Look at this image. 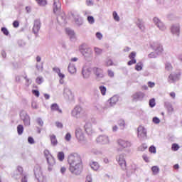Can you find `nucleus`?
<instances>
[{
	"label": "nucleus",
	"mask_w": 182,
	"mask_h": 182,
	"mask_svg": "<svg viewBox=\"0 0 182 182\" xmlns=\"http://www.w3.org/2000/svg\"><path fill=\"white\" fill-rule=\"evenodd\" d=\"M136 52L132 51L129 55V58L131 59L128 63L127 65L129 66H132V65H135V63H137V60H136Z\"/></svg>",
	"instance_id": "nucleus-14"
},
{
	"label": "nucleus",
	"mask_w": 182,
	"mask_h": 182,
	"mask_svg": "<svg viewBox=\"0 0 182 182\" xmlns=\"http://www.w3.org/2000/svg\"><path fill=\"white\" fill-rule=\"evenodd\" d=\"M58 159L60 161H63L65 160V154L63 152H59L58 154Z\"/></svg>",
	"instance_id": "nucleus-37"
},
{
	"label": "nucleus",
	"mask_w": 182,
	"mask_h": 182,
	"mask_svg": "<svg viewBox=\"0 0 182 182\" xmlns=\"http://www.w3.org/2000/svg\"><path fill=\"white\" fill-rule=\"evenodd\" d=\"M117 161L119 164V166L123 168L124 170L126 169L127 164H126V159H124V155L121 154L119 156L117 159Z\"/></svg>",
	"instance_id": "nucleus-16"
},
{
	"label": "nucleus",
	"mask_w": 182,
	"mask_h": 182,
	"mask_svg": "<svg viewBox=\"0 0 182 182\" xmlns=\"http://www.w3.org/2000/svg\"><path fill=\"white\" fill-rule=\"evenodd\" d=\"M55 126L58 128V129H62L63 127V124L61 122H55Z\"/></svg>",
	"instance_id": "nucleus-56"
},
{
	"label": "nucleus",
	"mask_w": 182,
	"mask_h": 182,
	"mask_svg": "<svg viewBox=\"0 0 182 182\" xmlns=\"http://www.w3.org/2000/svg\"><path fill=\"white\" fill-rule=\"evenodd\" d=\"M63 95L65 100H73V93L72 92V90L68 87H64Z\"/></svg>",
	"instance_id": "nucleus-8"
},
{
	"label": "nucleus",
	"mask_w": 182,
	"mask_h": 182,
	"mask_svg": "<svg viewBox=\"0 0 182 182\" xmlns=\"http://www.w3.org/2000/svg\"><path fill=\"white\" fill-rule=\"evenodd\" d=\"M21 119L23 122L24 126H31V117L28 114L26 111H21L20 112Z\"/></svg>",
	"instance_id": "nucleus-6"
},
{
	"label": "nucleus",
	"mask_w": 182,
	"mask_h": 182,
	"mask_svg": "<svg viewBox=\"0 0 182 182\" xmlns=\"http://www.w3.org/2000/svg\"><path fill=\"white\" fill-rule=\"evenodd\" d=\"M44 156L46 157V159H49V157H52L53 156L52 154H50V152H49V150H47V149H46L44 151Z\"/></svg>",
	"instance_id": "nucleus-42"
},
{
	"label": "nucleus",
	"mask_w": 182,
	"mask_h": 182,
	"mask_svg": "<svg viewBox=\"0 0 182 182\" xmlns=\"http://www.w3.org/2000/svg\"><path fill=\"white\" fill-rule=\"evenodd\" d=\"M151 171H152L154 176H157V174H159V173L160 172V168H158L157 166H154L151 168Z\"/></svg>",
	"instance_id": "nucleus-32"
},
{
	"label": "nucleus",
	"mask_w": 182,
	"mask_h": 182,
	"mask_svg": "<svg viewBox=\"0 0 182 182\" xmlns=\"http://www.w3.org/2000/svg\"><path fill=\"white\" fill-rule=\"evenodd\" d=\"M181 73H178V74H170L168 79L169 80H171L172 82H174V80H177L178 77H180Z\"/></svg>",
	"instance_id": "nucleus-29"
},
{
	"label": "nucleus",
	"mask_w": 182,
	"mask_h": 182,
	"mask_svg": "<svg viewBox=\"0 0 182 182\" xmlns=\"http://www.w3.org/2000/svg\"><path fill=\"white\" fill-rule=\"evenodd\" d=\"M156 48L154 47V50H156V52H163V46L158 44H156Z\"/></svg>",
	"instance_id": "nucleus-48"
},
{
	"label": "nucleus",
	"mask_w": 182,
	"mask_h": 182,
	"mask_svg": "<svg viewBox=\"0 0 182 182\" xmlns=\"http://www.w3.org/2000/svg\"><path fill=\"white\" fill-rule=\"evenodd\" d=\"M117 143H118V146H119L121 149H127V147L132 146V143L124 139H118Z\"/></svg>",
	"instance_id": "nucleus-13"
},
{
	"label": "nucleus",
	"mask_w": 182,
	"mask_h": 182,
	"mask_svg": "<svg viewBox=\"0 0 182 182\" xmlns=\"http://www.w3.org/2000/svg\"><path fill=\"white\" fill-rule=\"evenodd\" d=\"M75 136L78 141H85V134L83 130L80 128H77L75 129Z\"/></svg>",
	"instance_id": "nucleus-12"
},
{
	"label": "nucleus",
	"mask_w": 182,
	"mask_h": 182,
	"mask_svg": "<svg viewBox=\"0 0 182 182\" xmlns=\"http://www.w3.org/2000/svg\"><path fill=\"white\" fill-rule=\"evenodd\" d=\"M68 72L71 75H75L76 73V66H75V64L70 63L68 65Z\"/></svg>",
	"instance_id": "nucleus-24"
},
{
	"label": "nucleus",
	"mask_w": 182,
	"mask_h": 182,
	"mask_svg": "<svg viewBox=\"0 0 182 182\" xmlns=\"http://www.w3.org/2000/svg\"><path fill=\"white\" fill-rule=\"evenodd\" d=\"M60 173H61V174H65V173H66V168L65 166H62L60 169Z\"/></svg>",
	"instance_id": "nucleus-58"
},
{
	"label": "nucleus",
	"mask_w": 182,
	"mask_h": 182,
	"mask_svg": "<svg viewBox=\"0 0 182 182\" xmlns=\"http://www.w3.org/2000/svg\"><path fill=\"white\" fill-rule=\"evenodd\" d=\"M109 106H114L117 102H119V97L117 96L112 97L109 100Z\"/></svg>",
	"instance_id": "nucleus-25"
},
{
	"label": "nucleus",
	"mask_w": 182,
	"mask_h": 182,
	"mask_svg": "<svg viewBox=\"0 0 182 182\" xmlns=\"http://www.w3.org/2000/svg\"><path fill=\"white\" fill-rule=\"evenodd\" d=\"M84 129L87 134H88V136L92 135V122H87L84 126Z\"/></svg>",
	"instance_id": "nucleus-17"
},
{
	"label": "nucleus",
	"mask_w": 182,
	"mask_h": 182,
	"mask_svg": "<svg viewBox=\"0 0 182 182\" xmlns=\"http://www.w3.org/2000/svg\"><path fill=\"white\" fill-rule=\"evenodd\" d=\"M36 123L40 126L41 127H43V120H42V118L38 117L36 119Z\"/></svg>",
	"instance_id": "nucleus-41"
},
{
	"label": "nucleus",
	"mask_w": 182,
	"mask_h": 182,
	"mask_svg": "<svg viewBox=\"0 0 182 182\" xmlns=\"http://www.w3.org/2000/svg\"><path fill=\"white\" fill-rule=\"evenodd\" d=\"M60 1L59 0H54L53 12L56 15H58L57 16L58 23L63 25L66 23V16L65 15V13L60 11Z\"/></svg>",
	"instance_id": "nucleus-2"
},
{
	"label": "nucleus",
	"mask_w": 182,
	"mask_h": 182,
	"mask_svg": "<svg viewBox=\"0 0 182 182\" xmlns=\"http://www.w3.org/2000/svg\"><path fill=\"white\" fill-rule=\"evenodd\" d=\"M22 173H23V168L22 166H18L16 171L13 173L12 177L14 178H18Z\"/></svg>",
	"instance_id": "nucleus-19"
},
{
	"label": "nucleus",
	"mask_w": 182,
	"mask_h": 182,
	"mask_svg": "<svg viewBox=\"0 0 182 182\" xmlns=\"http://www.w3.org/2000/svg\"><path fill=\"white\" fill-rule=\"evenodd\" d=\"M153 122L155 123V124H159V123H160V119L155 117L153 118Z\"/></svg>",
	"instance_id": "nucleus-57"
},
{
	"label": "nucleus",
	"mask_w": 182,
	"mask_h": 182,
	"mask_svg": "<svg viewBox=\"0 0 182 182\" xmlns=\"http://www.w3.org/2000/svg\"><path fill=\"white\" fill-rule=\"evenodd\" d=\"M89 114L87 110L83 109L80 105H76L72 110H71V116L75 119H84V117H87Z\"/></svg>",
	"instance_id": "nucleus-3"
},
{
	"label": "nucleus",
	"mask_w": 182,
	"mask_h": 182,
	"mask_svg": "<svg viewBox=\"0 0 182 182\" xmlns=\"http://www.w3.org/2000/svg\"><path fill=\"white\" fill-rule=\"evenodd\" d=\"M165 69H166V70H172L173 66L171 65V63H166L165 65Z\"/></svg>",
	"instance_id": "nucleus-51"
},
{
	"label": "nucleus",
	"mask_w": 182,
	"mask_h": 182,
	"mask_svg": "<svg viewBox=\"0 0 182 182\" xmlns=\"http://www.w3.org/2000/svg\"><path fill=\"white\" fill-rule=\"evenodd\" d=\"M1 32L4 33V34L6 35V36H8L9 35V31L5 27L1 28Z\"/></svg>",
	"instance_id": "nucleus-49"
},
{
	"label": "nucleus",
	"mask_w": 182,
	"mask_h": 182,
	"mask_svg": "<svg viewBox=\"0 0 182 182\" xmlns=\"http://www.w3.org/2000/svg\"><path fill=\"white\" fill-rule=\"evenodd\" d=\"M28 141L29 144H33L35 143V140L33 139V138L32 136H29L28 138Z\"/></svg>",
	"instance_id": "nucleus-55"
},
{
	"label": "nucleus",
	"mask_w": 182,
	"mask_h": 182,
	"mask_svg": "<svg viewBox=\"0 0 182 182\" xmlns=\"http://www.w3.org/2000/svg\"><path fill=\"white\" fill-rule=\"evenodd\" d=\"M138 137L140 139L147 137V131H146V129L144 128L143 126H139L138 127Z\"/></svg>",
	"instance_id": "nucleus-15"
},
{
	"label": "nucleus",
	"mask_w": 182,
	"mask_h": 182,
	"mask_svg": "<svg viewBox=\"0 0 182 182\" xmlns=\"http://www.w3.org/2000/svg\"><path fill=\"white\" fill-rule=\"evenodd\" d=\"M31 107H32L33 109H38V105L35 102H33L31 103Z\"/></svg>",
	"instance_id": "nucleus-63"
},
{
	"label": "nucleus",
	"mask_w": 182,
	"mask_h": 182,
	"mask_svg": "<svg viewBox=\"0 0 182 182\" xmlns=\"http://www.w3.org/2000/svg\"><path fill=\"white\" fill-rule=\"evenodd\" d=\"M50 140L51 141L52 146H58V139L55 134L50 135Z\"/></svg>",
	"instance_id": "nucleus-28"
},
{
	"label": "nucleus",
	"mask_w": 182,
	"mask_h": 182,
	"mask_svg": "<svg viewBox=\"0 0 182 182\" xmlns=\"http://www.w3.org/2000/svg\"><path fill=\"white\" fill-rule=\"evenodd\" d=\"M154 22L156 23V25H157L158 28H159V29H161V31H164L166 29V26H164L163 22H161V21H160V20H159V18H154Z\"/></svg>",
	"instance_id": "nucleus-18"
},
{
	"label": "nucleus",
	"mask_w": 182,
	"mask_h": 182,
	"mask_svg": "<svg viewBox=\"0 0 182 182\" xmlns=\"http://www.w3.org/2000/svg\"><path fill=\"white\" fill-rule=\"evenodd\" d=\"M53 72H55V73H57V75H58L60 80L59 82L60 85H63V83H65V74L60 73V68H58V67H54L53 68Z\"/></svg>",
	"instance_id": "nucleus-11"
},
{
	"label": "nucleus",
	"mask_w": 182,
	"mask_h": 182,
	"mask_svg": "<svg viewBox=\"0 0 182 182\" xmlns=\"http://www.w3.org/2000/svg\"><path fill=\"white\" fill-rule=\"evenodd\" d=\"M97 141L98 143H102V144H105V143L109 142V137L101 135L97 139Z\"/></svg>",
	"instance_id": "nucleus-20"
},
{
	"label": "nucleus",
	"mask_w": 182,
	"mask_h": 182,
	"mask_svg": "<svg viewBox=\"0 0 182 182\" xmlns=\"http://www.w3.org/2000/svg\"><path fill=\"white\" fill-rule=\"evenodd\" d=\"M50 109L53 112H58V113H62V109L59 108L58 104L54 103L51 105Z\"/></svg>",
	"instance_id": "nucleus-27"
},
{
	"label": "nucleus",
	"mask_w": 182,
	"mask_h": 182,
	"mask_svg": "<svg viewBox=\"0 0 182 182\" xmlns=\"http://www.w3.org/2000/svg\"><path fill=\"white\" fill-rule=\"evenodd\" d=\"M171 32L173 33V35H180V26L173 25L171 28Z\"/></svg>",
	"instance_id": "nucleus-22"
},
{
	"label": "nucleus",
	"mask_w": 182,
	"mask_h": 182,
	"mask_svg": "<svg viewBox=\"0 0 182 182\" xmlns=\"http://www.w3.org/2000/svg\"><path fill=\"white\" fill-rule=\"evenodd\" d=\"M71 139L72 135L70 134V133L68 132L65 136V140H66V141H70Z\"/></svg>",
	"instance_id": "nucleus-47"
},
{
	"label": "nucleus",
	"mask_w": 182,
	"mask_h": 182,
	"mask_svg": "<svg viewBox=\"0 0 182 182\" xmlns=\"http://www.w3.org/2000/svg\"><path fill=\"white\" fill-rule=\"evenodd\" d=\"M18 45L20 46V48H23V46H26V42H25L23 40H19L18 41Z\"/></svg>",
	"instance_id": "nucleus-43"
},
{
	"label": "nucleus",
	"mask_w": 182,
	"mask_h": 182,
	"mask_svg": "<svg viewBox=\"0 0 182 182\" xmlns=\"http://www.w3.org/2000/svg\"><path fill=\"white\" fill-rule=\"evenodd\" d=\"M118 124H119V126H120V127H124V126H125V124H126V122H124V120H123V119H119V120L118 121Z\"/></svg>",
	"instance_id": "nucleus-53"
},
{
	"label": "nucleus",
	"mask_w": 182,
	"mask_h": 182,
	"mask_svg": "<svg viewBox=\"0 0 182 182\" xmlns=\"http://www.w3.org/2000/svg\"><path fill=\"white\" fill-rule=\"evenodd\" d=\"M47 164H48V171H52L53 170V167L56 164V160L53 156H50L49 158L46 159Z\"/></svg>",
	"instance_id": "nucleus-9"
},
{
	"label": "nucleus",
	"mask_w": 182,
	"mask_h": 182,
	"mask_svg": "<svg viewBox=\"0 0 182 182\" xmlns=\"http://www.w3.org/2000/svg\"><path fill=\"white\" fill-rule=\"evenodd\" d=\"M17 133L19 136L22 135L23 133V125L19 124L17 127Z\"/></svg>",
	"instance_id": "nucleus-34"
},
{
	"label": "nucleus",
	"mask_w": 182,
	"mask_h": 182,
	"mask_svg": "<svg viewBox=\"0 0 182 182\" xmlns=\"http://www.w3.org/2000/svg\"><path fill=\"white\" fill-rule=\"evenodd\" d=\"M41 26H42V23L41 22V20H35L33 26V32L35 35H38V33H39V31H41Z\"/></svg>",
	"instance_id": "nucleus-10"
},
{
	"label": "nucleus",
	"mask_w": 182,
	"mask_h": 182,
	"mask_svg": "<svg viewBox=\"0 0 182 182\" xmlns=\"http://www.w3.org/2000/svg\"><path fill=\"white\" fill-rule=\"evenodd\" d=\"M23 77L26 80V86L27 87H29V86H31V85H32V80L31 79L28 78V75H26V74H25Z\"/></svg>",
	"instance_id": "nucleus-33"
},
{
	"label": "nucleus",
	"mask_w": 182,
	"mask_h": 182,
	"mask_svg": "<svg viewBox=\"0 0 182 182\" xmlns=\"http://www.w3.org/2000/svg\"><path fill=\"white\" fill-rule=\"evenodd\" d=\"M171 149H172L173 151H177V150H178L180 149V146L177 144H173Z\"/></svg>",
	"instance_id": "nucleus-44"
},
{
	"label": "nucleus",
	"mask_w": 182,
	"mask_h": 182,
	"mask_svg": "<svg viewBox=\"0 0 182 182\" xmlns=\"http://www.w3.org/2000/svg\"><path fill=\"white\" fill-rule=\"evenodd\" d=\"M92 170H95V171H97L99 168H100V166L97 162H92Z\"/></svg>",
	"instance_id": "nucleus-36"
},
{
	"label": "nucleus",
	"mask_w": 182,
	"mask_h": 182,
	"mask_svg": "<svg viewBox=\"0 0 182 182\" xmlns=\"http://www.w3.org/2000/svg\"><path fill=\"white\" fill-rule=\"evenodd\" d=\"M39 6H46L48 5V1L46 0H35Z\"/></svg>",
	"instance_id": "nucleus-30"
},
{
	"label": "nucleus",
	"mask_w": 182,
	"mask_h": 182,
	"mask_svg": "<svg viewBox=\"0 0 182 182\" xmlns=\"http://www.w3.org/2000/svg\"><path fill=\"white\" fill-rule=\"evenodd\" d=\"M149 106L150 107H154V106H156V100L154 99H151L149 100Z\"/></svg>",
	"instance_id": "nucleus-50"
},
{
	"label": "nucleus",
	"mask_w": 182,
	"mask_h": 182,
	"mask_svg": "<svg viewBox=\"0 0 182 182\" xmlns=\"http://www.w3.org/2000/svg\"><path fill=\"white\" fill-rule=\"evenodd\" d=\"M149 151L150 153H156V147L151 146L149 147Z\"/></svg>",
	"instance_id": "nucleus-60"
},
{
	"label": "nucleus",
	"mask_w": 182,
	"mask_h": 182,
	"mask_svg": "<svg viewBox=\"0 0 182 182\" xmlns=\"http://www.w3.org/2000/svg\"><path fill=\"white\" fill-rule=\"evenodd\" d=\"M21 182H28V176L25 175V176L21 178Z\"/></svg>",
	"instance_id": "nucleus-64"
},
{
	"label": "nucleus",
	"mask_w": 182,
	"mask_h": 182,
	"mask_svg": "<svg viewBox=\"0 0 182 182\" xmlns=\"http://www.w3.org/2000/svg\"><path fill=\"white\" fill-rule=\"evenodd\" d=\"M99 89L101 92V95H102V96H106V92L107 91V89L106 88V87L100 86Z\"/></svg>",
	"instance_id": "nucleus-35"
},
{
	"label": "nucleus",
	"mask_w": 182,
	"mask_h": 182,
	"mask_svg": "<svg viewBox=\"0 0 182 182\" xmlns=\"http://www.w3.org/2000/svg\"><path fill=\"white\" fill-rule=\"evenodd\" d=\"M143 69V64L141 63H138L135 65V70H137L138 72L141 70Z\"/></svg>",
	"instance_id": "nucleus-39"
},
{
	"label": "nucleus",
	"mask_w": 182,
	"mask_h": 182,
	"mask_svg": "<svg viewBox=\"0 0 182 182\" xmlns=\"http://www.w3.org/2000/svg\"><path fill=\"white\" fill-rule=\"evenodd\" d=\"M75 22L77 26H82L83 25V18L80 16H77L75 18Z\"/></svg>",
	"instance_id": "nucleus-26"
},
{
	"label": "nucleus",
	"mask_w": 182,
	"mask_h": 182,
	"mask_svg": "<svg viewBox=\"0 0 182 182\" xmlns=\"http://www.w3.org/2000/svg\"><path fill=\"white\" fill-rule=\"evenodd\" d=\"M68 170L74 176H80L83 171L82 156L77 153H71L68 156Z\"/></svg>",
	"instance_id": "nucleus-1"
},
{
	"label": "nucleus",
	"mask_w": 182,
	"mask_h": 182,
	"mask_svg": "<svg viewBox=\"0 0 182 182\" xmlns=\"http://www.w3.org/2000/svg\"><path fill=\"white\" fill-rule=\"evenodd\" d=\"M14 28H18L19 27V21H15L13 23Z\"/></svg>",
	"instance_id": "nucleus-59"
},
{
	"label": "nucleus",
	"mask_w": 182,
	"mask_h": 182,
	"mask_svg": "<svg viewBox=\"0 0 182 182\" xmlns=\"http://www.w3.org/2000/svg\"><path fill=\"white\" fill-rule=\"evenodd\" d=\"M94 50L96 53V55H102L103 50H102L101 48H95Z\"/></svg>",
	"instance_id": "nucleus-46"
},
{
	"label": "nucleus",
	"mask_w": 182,
	"mask_h": 182,
	"mask_svg": "<svg viewBox=\"0 0 182 182\" xmlns=\"http://www.w3.org/2000/svg\"><path fill=\"white\" fill-rule=\"evenodd\" d=\"M79 50L82 55H84V58L86 60L90 59L92 56V48L89 44L84 43L79 46Z\"/></svg>",
	"instance_id": "nucleus-4"
},
{
	"label": "nucleus",
	"mask_w": 182,
	"mask_h": 182,
	"mask_svg": "<svg viewBox=\"0 0 182 182\" xmlns=\"http://www.w3.org/2000/svg\"><path fill=\"white\" fill-rule=\"evenodd\" d=\"M112 15L114 21H117V22H119V21H120V17H119L116 11H114Z\"/></svg>",
	"instance_id": "nucleus-45"
},
{
	"label": "nucleus",
	"mask_w": 182,
	"mask_h": 182,
	"mask_svg": "<svg viewBox=\"0 0 182 182\" xmlns=\"http://www.w3.org/2000/svg\"><path fill=\"white\" fill-rule=\"evenodd\" d=\"M32 93L33 95H34V96H36V97H39V91L38 90H32Z\"/></svg>",
	"instance_id": "nucleus-54"
},
{
	"label": "nucleus",
	"mask_w": 182,
	"mask_h": 182,
	"mask_svg": "<svg viewBox=\"0 0 182 182\" xmlns=\"http://www.w3.org/2000/svg\"><path fill=\"white\" fill-rule=\"evenodd\" d=\"M65 32L67 35L70 37V39H75L76 38V34L75 33V31L70 28H66Z\"/></svg>",
	"instance_id": "nucleus-21"
},
{
	"label": "nucleus",
	"mask_w": 182,
	"mask_h": 182,
	"mask_svg": "<svg viewBox=\"0 0 182 182\" xmlns=\"http://www.w3.org/2000/svg\"><path fill=\"white\" fill-rule=\"evenodd\" d=\"M36 69L37 70H38V72H43V64H42L41 65H39L38 64H36Z\"/></svg>",
	"instance_id": "nucleus-52"
},
{
	"label": "nucleus",
	"mask_w": 182,
	"mask_h": 182,
	"mask_svg": "<svg viewBox=\"0 0 182 182\" xmlns=\"http://www.w3.org/2000/svg\"><path fill=\"white\" fill-rule=\"evenodd\" d=\"M90 11H84V16L87 18L89 23H92V16H90Z\"/></svg>",
	"instance_id": "nucleus-31"
},
{
	"label": "nucleus",
	"mask_w": 182,
	"mask_h": 182,
	"mask_svg": "<svg viewBox=\"0 0 182 182\" xmlns=\"http://www.w3.org/2000/svg\"><path fill=\"white\" fill-rule=\"evenodd\" d=\"M34 174L36 178L38 180V182H46L43 175L42 174V170L40 167H37L34 168Z\"/></svg>",
	"instance_id": "nucleus-7"
},
{
	"label": "nucleus",
	"mask_w": 182,
	"mask_h": 182,
	"mask_svg": "<svg viewBox=\"0 0 182 182\" xmlns=\"http://www.w3.org/2000/svg\"><path fill=\"white\" fill-rule=\"evenodd\" d=\"M96 37L97 38V39H102L103 38V35L102 33H100V32H97L96 33Z\"/></svg>",
	"instance_id": "nucleus-62"
},
{
	"label": "nucleus",
	"mask_w": 182,
	"mask_h": 182,
	"mask_svg": "<svg viewBox=\"0 0 182 182\" xmlns=\"http://www.w3.org/2000/svg\"><path fill=\"white\" fill-rule=\"evenodd\" d=\"M82 75L83 79L87 80L92 75V64L86 63L82 70Z\"/></svg>",
	"instance_id": "nucleus-5"
},
{
	"label": "nucleus",
	"mask_w": 182,
	"mask_h": 182,
	"mask_svg": "<svg viewBox=\"0 0 182 182\" xmlns=\"http://www.w3.org/2000/svg\"><path fill=\"white\" fill-rule=\"evenodd\" d=\"M36 83H37V85H42V83H43V77L41 76L37 77L36 79Z\"/></svg>",
	"instance_id": "nucleus-40"
},
{
	"label": "nucleus",
	"mask_w": 182,
	"mask_h": 182,
	"mask_svg": "<svg viewBox=\"0 0 182 182\" xmlns=\"http://www.w3.org/2000/svg\"><path fill=\"white\" fill-rule=\"evenodd\" d=\"M93 72L97 77H103V70L100 68H93Z\"/></svg>",
	"instance_id": "nucleus-23"
},
{
	"label": "nucleus",
	"mask_w": 182,
	"mask_h": 182,
	"mask_svg": "<svg viewBox=\"0 0 182 182\" xmlns=\"http://www.w3.org/2000/svg\"><path fill=\"white\" fill-rule=\"evenodd\" d=\"M144 94L142 92H136L133 95L134 99H140V97H144Z\"/></svg>",
	"instance_id": "nucleus-38"
},
{
	"label": "nucleus",
	"mask_w": 182,
	"mask_h": 182,
	"mask_svg": "<svg viewBox=\"0 0 182 182\" xmlns=\"http://www.w3.org/2000/svg\"><path fill=\"white\" fill-rule=\"evenodd\" d=\"M85 182H92V175L87 176Z\"/></svg>",
	"instance_id": "nucleus-61"
}]
</instances>
